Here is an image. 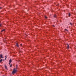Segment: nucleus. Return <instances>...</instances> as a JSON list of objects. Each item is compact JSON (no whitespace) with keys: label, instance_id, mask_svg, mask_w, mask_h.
Instances as JSON below:
<instances>
[{"label":"nucleus","instance_id":"obj_1","mask_svg":"<svg viewBox=\"0 0 76 76\" xmlns=\"http://www.w3.org/2000/svg\"><path fill=\"white\" fill-rule=\"evenodd\" d=\"M17 72V69H16L14 68L13 69V71H12V74H15V73H16Z\"/></svg>","mask_w":76,"mask_h":76},{"label":"nucleus","instance_id":"obj_2","mask_svg":"<svg viewBox=\"0 0 76 76\" xmlns=\"http://www.w3.org/2000/svg\"><path fill=\"white\" fill-rule=\"evenodd\" d=\"M0 57H1V58H3V55H2V54H1Z\"/></svg>","mask_w":76,"mask_h":76},{"label":"nucleus","instance_id":"obj_3","mask_svg":"<svg viewBox=\"0 0 76 76\" xmlns=\"http://www.w3.org/2000/svg\"><path fill=\"white\" fill-rule=\"evenodd\" d=\"M16 46L17 47H19V45H18V43H16Z\"/></svg>","mask_w":76,"mask_h":76},{"label":"nucleus","instance_id":"obj_4","mask_svg":"<svg viewBox=\"0 0 76 76\" xmlns=\"http://www.w3.org/2000/svg\"><path fill=\"white\" fill-rule=\"evenodd\" d=\"M67 49H69V45L68 44H67Z\"/></svg>","mask_w":76,"mask_h":76},{"label":"nucleus","instance_id":"obj_5","mask_svg":"<svg viewBox=\"0 0 76 76\" xmlns=\"http://www.w3.org/2000/svg\"><path fill=\"white\" fill-rule=\"evenodd\" d=\"M54 18H56L57 17V15H54Z\"/></svg>","mask_w":76,"mask_h":76},{"label":"nucleus","instance_id":"obj_6","mask_svg":"<svg viewBox=\"0 0 76 76\" xmlns=\"http://www.w3.org/2000/svg\"><path fill=\"white\" fill-rule=\"evenodd\" d=\"M12 62V60L11 59H10L9 60V63H11Z\"/></svg>","mask_w":76,"mask_h":76},{"label":"nucleus","instance_id":"obj_7","mask_svg":"<svg viewBox=\"0 0 76 76\" xmlns=\"http://www.w3.org/2000/svg\"><path fill=\"white\" fill-rule=\"evenodd\" d=\"M70 15V12L69 13V17H70V15Z\"/></svg>","mask_w":76,"mask_h":76},{"label":"nucleus","instance_id":"obj_8","mask_svg":"<svg viewBox=\"0 0 76 76\" xmlns=\"http://www.w3.org/2000/svg\"><path fill=\"white\" fill-rule=\"evenodd\" d=\"M5 31V29H3L1 31V32H3V31Z\"/></svg>","mask_w":76,"mask_h":76},{"label":"nucleus","instance_id":"obj_9","mask_svg":"<svg viewBox=\"0 0 76 76\" xmlns=\"http://www.w3.org/2000/svg\"><path fill=\"white\" fill-rule=\"evenodd\" d=\"M4 66L5 68V69H7V66H6V65H5Z\"/></svg>","mask_w":76,"mask_h":76},{"label":"nucleus","instance_id":"obj_10","mask_svg":"<svg viewBox=\"0 0 76 76\" xmlns=\"http://www.w3.org/2000/svg\"><path fill=\"white\" fill-rule=\"evenodd\" d=\"M3 61V59H1L0 60V63H1V61Z\"/></svg>","mask_w":76,"mask_h":76},{"label":"nucleus","instance_id":"obj_11","mask_svg":"<svg viewBox=\"0 0 76 76\" xmlns=\"http://www.w3.org/2000/svg\"><path fill=\"white\" fill-rule=\"evenodd\" d=\"M6 58H7V56L6 55L5 56V60H6Z\"/></svg>","mask_w":76,"mask_h":76},{"label":"nucleus","instance_id":"obj_12","mask_svg":"<svg viewBox=\"0 0 76 76\" xmlns=\"http://www.w3.org/2000/svg\"><path fill=\"white\" fill-rule=\"evenodd\" d=\"M65 31H67V32H68V30L66 29H65Z\"/></svg>","mask_w":76,"mask_h":76},{"label":"nucleus","instance_id":"obj_13","mask_svg":"<svg viewBox=\"0 0 76 76\" xmlns=\"http://www.w3.org/2000/svg\"><path fill=\"white\" fill-rule=\"evenodd\" d=\"M45 19H47V17L45 16Z\"/></svg>","mask_w":76,"mask_h":76},{"label":"nucleus","instance_id":"obj_14","mask_svg":"<svg viewBox=\"0 0 76 76\" xmlns=\"http://www.w3.org/2000/svg\"><path fill=\"white\" fill-rule=\"evenodd\" d=\"M20 47H22V44H20Z\"/></svg>","mask_w":76,"mask_h":76},{"label":"nucleus","instance_id":"obj_15","mask_svg":"<svg viewBox=\"0 0 76 76\" xmlns=\"http://www.w3.org/2000/svg\"><path fill=\"white\" fill-rule=\"evenodd\" d=\"M12 64H11L10 65V67H12Z\"/></svg>","mask_w":76,"mask_h":76},{"label":"nucleus","instance_id":"obj_16","mask_svg":"<svg viewBox=\"0 0 76 76\" xmlns=\"http://www.w3.org/2000/svg\"><path fill=\"white\" fill-rule=\"evenodd\" d=\"M70 23V25H72V23Z\"/></svg>","mask_w":76,"mask_h":76},{"label":"nucleus","instance_id":"obj_17","mask_svg":"<svg viewBox=\"0 0 76 76\" xmlns=\"http://www.w3.org/2000/svg\"><path fill=\"white\" fill-rule=\"evenodd\" d=\"M2 24H0V26H1V25H2Z\"/></svg>","mask_w":76,"mask_h":76},{"label":"nucleus","instance_id":"obj_18","mask_svg":"<svg viewBox=\"0 0 76 76\" xmlns=\"http://www.w3.org/2000/svg\"><path fill=\"white\" fill-rule=\"evenodd\" d=\"M16 67H18V65H16Z\"/></svg>","mask_w":76,"mask_h":76},{"label":"nucleus","instance_id":"obj_19","mask_svg":"<svg viewBox=\"0 0 76 76\" xmlns=\"http://www.w3.org/2000/svg\"><path fill=\"white\" fill-rule=\"evenodd\" d=\"M10 63V62H9V64L10 65V63Z\"/></svg>","mask_w":76,"mask_h":76},{"label":"nucleus","instance_id":"obj_20","mask_svg":"<svg viewBox=\"0 0 76 76\" xmlns=\"http://www.w3.org/2000/svg\"><path fill=\"white\" fill-rule=\"evenodd\" d=\"M0 9H1V7H0Z\"/></svg>","mask_w":76,"mask_h":76},{"label":"nucleus","instance_id":"obj_21","mask_svg":"<svg viewBox=\"0 0 76 76\" xmlns=\"http://www.w3.org/2000/svg\"><path fill=\"white\" fill-rule=\"evenodd\" d=\"M16 69H18V67H16Z\"/></svg>","mask_w":76,"mask_h":76},{"label":"nucleus","instance_id":"obj_22","mask_svg":"<svg viewBox=\"0 0 76 76\" xmlns=\"http://www.w3.org/2000/svg\"><path fill=\"white\" fill-rule=\"evenodd\" d=\"M53 26L54 27V26L53 25Z\"/></svg>","mask_w":76,"mask_h":76},{"label":"nucleus","instance_id":"obj_23","mask_svg":"<svg viewBox=\"0 0 76 76\" xmlns=\"http://www.w3.org/2000/svg\"><path fill=\"white\" fill-rule=\"evenodd\" d=\"M58 5H59V4H58V5H57L56 6H58Z\"/></svg>","mask_w":76,"mask_h":76}]
</instances>
